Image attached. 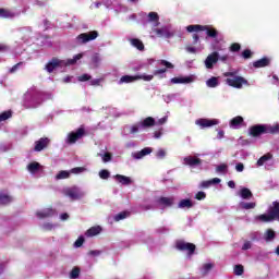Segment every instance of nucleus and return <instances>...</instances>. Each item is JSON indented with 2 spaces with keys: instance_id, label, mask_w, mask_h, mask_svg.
I'll return each mask as SVG.
<instances>
[{
  "instance_id": "nucleus-49",
  "label": "nucleus",
  "mask_w": 279,
  "mask_h": 279,
  "mask_svg": "<svg viewBox=\"0 0 279 279\" xmlns=\"http://www.w3.org/2000/svg\"><path fill=\"white\" fill-rule=\"evenodd\" d=\"M230 51H232L233 53H236V51H241V44L239 43H233L230 46Z\"/></svg>"
},
{
  "instance_id": "nucleus-20",
  "label": "nucleus",
  "mask_w": 279,
  "mask_h": 279,
  "mask_svg": "<svg viewBox=\"0 0 279 279\" xmlns=\"http://www.w3.org/2000/svg\"><path fill=\"white\" fill-rule=\"evenodd\" d=\"M270 63H271V60H269V58H267V57H264L257 61H254L253 66L255 69H263L265 66H269Z\"/></svg>"
},
{
  "instance_id": "nucleus-53",
  "label": "nucleus",
  "mask_w": 279,
  "mask_h": 279,
  "mask_svg": "<svg viewBox=\"0 0 279 279\" xmlns=\"http://www.w3.org/2000/svg\"><path fill=\"white\" fill-rule=\"evenodd\" d=\"M112 160V154L111 153H105L102 155V162H110Z\"/></svg>"
},
{
  "instance_id": "nucleus-57",
  "label": "nucleus",
  "mask_w": 279,
  "mask_h": 279,
  "mask_svg": "<svg viewBox=\"0 0 279 279\" xmlns=\"http://www.w3.org/2000/svg\"><path fill=\"white\" fill-rule=\"evenodd\" d=\"M245 170V166L242 162H239L235 165V171H238L239 173H242V171Z\"/></svg>"
},
{
  "instance_id": "nucleus-6",
  "label": "nucleus",
  "mask_w": 279,
  "mask_h": 279,
  "mask_svg": "<svg viewBox=\"0 0 279 279\" xmlns=\"http://www.w3.org/2000/svg\"><path fill=\"white\" fill-rule=\"evenodd\" d=\"M86 136V128L84 125H81L78 129H76L75 132H71L68 135V143L70 145H73L80 141V138H84Z\"/></svg>"
},
{
  "instance_id": "nucleus-32",
  "label": "nucleus",
  "mask_w": 279,
  "mask_h": 279,
  "mask_svg": "<svg viewBox=\"0 0 279 279\" xmlns=\"http://www.w3.org/2000/svg\"><path fill=\"white\" fill-rule=\"evenodd\" d=\"M240 195L242 199H251V197H254V194H252V191L247 187H243L240 192Z\"/></svg>"
},
{
  "instance_id": "nucleus-21",
  "label": "nucleus",
  "mask_w": 279,
  "mask_h": 279,
  "mask_svg": "<svg viewBox=\"0 0 279 279\" xmlns=\"http://www.w3.org/2000/svg\"><path fill=\"white\" fill-rule=\"evenodd\" d=\"M173 202H175V198H173V197H165V196L159 197L158 201H157V203L160 206H166L168 208L173 206Z\"/></svg>"
},
{
  "instance_id": "nucleus-31",
  "label": "nucleus",
  "mask_w": 279,
  "mask_h": 279,
  "mask_svg": "<svg viewBox=\"0 0 279 279\" xmlns=\"http://www.w3.org/2000/svg\"><path fill=\"white\" fill-rule=\"evenodd\" d=\"M178 208H193V201H191V198L181 199L178 204Z\"/></svg>"
},
{
  "instance_id": "nucleus-63",
  "label": "nucleus",
  "mask_w": 279,
  "mask_h": 279,
  "mask_svg": "<svg viewBox=\"0 0 279 279\" xmlns=\"http://www.w3.org/2000/svg\"><path fill=\"white\" fill-rule=\"evenodd\" d=\"M165 123H167V117H163V118L159 119L156 122V125H165Z\"/></svg>"
},
{
  "instance_id": "nucleus-10",
  "label": "nucleus",
  "mask_w": 279,
  "mask_h": 279,
  "mask_svg": "<svg viewBox=\"0 0 279 279\" xmlns=\"http://www.w3.org/2000/svg\"><path fill=\"white\" fill-rule=\"evenodd\" d=\"M64 64L63 60H60L56 57H53L45 66V70L47 73H51L52 71H56V69H59V66H62Z\"/></svg>"
},
{
  "instance_id": "nucleus-27",
  "label": "nucleus",
  "mask_w": 279,
  "mask_h": 279,
  "mask_svg": "<svg viewBox=\"0 0 279 279\" xmlns=\"http://www.w3.org/2000/svg\"><path fill=\"white\" fill-rule=\"evenodd\" d=\"M130 43L135 49H138V51H145V45L143 41L138 38H132L130 39Z\"/></svg>"
},
{
  "instance_id": "nucleus-41",
  "label": "nucleus",
  "mask_w": 279,
  "mask_h": 279,
  "mask_svg": "<svg viewBox=\"0 0 279 279\" xmlns=\"http://www.w3.org/2000/svg\"><path fill=\"white\" fill-rule=\"evenodd\" d=\"M148 21L150 23H158L160 21V16L156 12L148 13Z\"/></svg>"
},
{
  "instance_id": "nucleus-36",
  "label": "nucleus",
  "mask_w": 279,
  "mask_h": 279,
  "mask_svg": "<svg viewBox=\"0 0 279 279\" xmlns=\"http://www.w3.org/2000/svg\"><path fill=\"white\" fill-rule=\"evenodd\" d=\"M27 170L29 171V173H36L40 170V165L37 161H33L28 163Z\"/></svg>"
},
{
  "instance_id": "nucleus-1",
  "label": "nucleus",
  "mask_w": 279,
  "mask_h": 279,
  "mask_svg": "<svg viewBox=\"0 0 279 279\" xmlns=\"http://www.w3.org/2000/svg\"><path fill=\"white\" fill-rule=\"evenodd\" d=\"M248 132L253 138H258V136H263V134H278L279 125L255 124L248 129Z\"/></svg>"
},
{
  "instance_id": "nucleus-8",
  "label": "nucleus",
  "mask_w": 279,
  "mask_h": 279,
  "mask_svg": "<svg viewBox=\"0 0 279 279\" xmlns=\"http://www.w3.org/2000/svg\"><path fill=\"white\" fill-rule=\"evenodd\" d=\"M99 37V32L92 31L89 33H82L76 37L78 45H86V43H90V40H95Z\"/></svg>"
},
{
  "instance_id": "nucleus-44",
  "label": "nucleus",
  "mask_w": 279,
  "mask_h": 279,
  "mask_svg": "<svg viewBox=\"0 0 279 279\" xmlns=\"http://www.w3.org/2000/svg\"><path fill=\"white\" fill-rule=\"evenodd\" d=\"M10 118H12V111H3L0 113V123L1 121H8Z\"/></svg>"
},
{
  "instance_id": "nucleus-60",
  "label": "nucleus",
  "mask_w": 279,
  "mask_h": 279,
  "mask_svg": "<svg viewBox=\"0 0 279 279\" xmlns=\"http://www.w3.org/2000/svg\"><path fill=\"white\" fill-rule=\"evenodd\" d=\"M43 229L46 231H51L53 230V225L50 222L44 223Z\"/></svg>"
},
{
  "instance_id": "nucleus-29",
  "label": "nucleus",
  "mask_w": 279,
  "mask_h": 279,
  "mask_svg": "<svg viewBox=\"0 0 279 279\" xmlns=\"http://www.w3.org/2000/svg\"><path fill=\"white\" fill-rule=\"evenodd\" d=\"M0 204L2 206H8V204H12V196H10L3 192H0Z\"/></svg>"
},
{
  "instance_id": "nucleus-3",
  "label": "nucleus",
  "mask_w": 279,
  "mask_h": 279,
  "mask_svg": "<svg viewBox=\"0 0 279 279\" xmlns=\"http://www.w3.org/2000/svg\"><path fill=\"white\" fill-rule=\"evenodd\" d=\"M186 32H189L190 34H193V32H206L208 38H217L219 36V31L209 25H189L186 27Z\"/></svg>"
},
{
  "instance_id": "nucleus-54",
  "label": "nucleus",
  "mask_w": 279,
  "mask_h": 279,
  "mask_svg": "<svg viewBox=\"0 0 279 279\" xmlns=\"http://www.w3.org/2000/svg\"><path fill=\"white\" fill-rule=\"evenodd\" d=\"M89 80H92V76L88 74H83L78 76V82H88Z\"/></svg>"
},
{
  "instance_id": "nucleus-45",
  "label": "nucleus",
  "mask_w": 279,
  "mask_h": 279,
  "mask_svg": "<svg viewBox=\"0 0 279 279\" xmlns=\"http://www.w3.org/2000/svg\"><path fill=\"white\" fill-rule=\"evenodd\" d=\"M244 271H245V268H243V265H235L234 266L235 276H243Z\"/></svg>"
},
{
  "instance_id": "nucleus-25",
  "label": "nucleus",
  "mask_w": 279,
  "mask_h": 279,
  "mask_svg": "<svg viewBox=\"0 0 279 279\" xmlns=\"http://www.w3.org/2000/svg\"><path fill=\"white\" fill-rule=\"evenodd\" d=\"M220 183H221V179L214 178L211 180L203 181L201 183V186H202V189H210V186H213V184H220Z\"/></svg>"
},
{
  "instance_id": "nucleus-42",
  "label": "nucleus",
  "mask_w": 279,
  "mask_h": 279,
  "mask_svg": "<svg viewBox=\"0 0 279 279\" xmlns=\"http://www.w3.org/2000/svg\"><path fill=\"white\" fill-rule=\"evenodd\" d=\"M141 129H143V126L141 125V122H137L130 128V134H138Z\"/></svg>"
},
{
  "instance_id": "nucleus-55",
  "label": "nucleus",
  "mask_w": 279,
  "mask_h": 279,
  "mask_svg": "<svg viewBox=\"0 0 279 279\" xmlns=\"http://www.w3.org/2000/svg\"><path fill=\"white\" fill-rule=\"evenodd\" d=\"M156 156L160 159L165 158V156H167V151L162 148H160L157 153Z\"/></svg>"
},
{
  "instance_id": "nucleus-24",
  "label": "nucleus",
  "mask_w": 279,
  "mask_h": 279,
  "mask_svg": "<svg viewBox=\"0 0 279 279\" xmlns=\"http://www.w3.org/2000/svg\"><path fill=\"white\" fill-rule=\"evenodd\" d=\"M114 178L116 180H118V182H120V184H123V186H130V184L132 183V179L123 174H116Z\"/></svg>"
},
{
  "instance_id": "nucleus-47",
  "label": "nucleus",
  "mask_w": 279,
  "mask_h": 279,
  "mask_svg": "<svg viewBox=\"0 0 279 279\" xmlns=\"http://www.w3.org/2000/svg\"><path fill=\"white\" fill-rule=\"evenodd\" d=\"M84 171H86V168H84V167H76V168H72L70 170V173H74L75 175H77L80 173H84Z\"/></svg>"
},
{
  "instance_id": "nucleus-18",
  "label": "nucleus",
  "mask_w": 279,
  "mask_h": 279,
  "mask_svg": "<svg viewBox=\"0 0 279 279\" xmlns=\"http://www.w3.org/2000/svg\"><path fill=\"white\" fill-rule=\"evenodd\" d=\"M151 151H153V149L150 147H145L137 153H133L132 156L135 160H141V158H145V156H149V154H151Z\"/></svg>"
},
{
  "instance_id": "nucleus-11",
  "label": "nucleus",
  "mask_w": 279,
  "mask_h": 279,
  "mask_svg": "<svg viewBox=\"0 0 279 279\" xmlns=\"http://www.w3.org/2000/svg\"><path fill=\"white\" fill-rule=\"evenodd\" d=\"M196 125H199L202 130L206 128H213V125H219V120L217 119H206V118H201L196 120Z\"/></svg>"
},
{
  "instance_id": "nucleus-15",
  "label": "nucleus",
  "mask_w": 279,
  "mask_h": 279,
  "mask_svg": "<svg viewBox=\"0 0 279 279\" xmlns=\"http://www.w3.org/2000/svg\"><path fill=\"white\" fill-rule=\"evenodd\" d=\"M183 160L184 165H187V167H199V165H202V159L195 156H187Z\"/></svg>"
},
{
  "instance_id": "nucleus-5",
  "label": "nucleus",
  "mask_w": 279,
  "mask_h": 279,
  "mask_svg": "<svg viewBox=\"0 0 279 279\" xmlns=\"http://www.w3.org/2000/svg\"><path fill=\"white\" fill-rule=\"evenodd\" d=\"M138 80H143L144 82H151L154 80V75L141 74V75H123L120 78V84H132V82H136Z\"/></svg>"
},
{
  "instance_id": "nucleus-38",
  "label": "nucleus",
  "mask_w": 279,
  "mask_h": 279,
  "mask_svg": "<svg viewBox=\"0 0 279 279\" xmlns=\"http://www.w3.org/2000/svg\"><path fill=\"white\" fill-rule=\"evenodd\" d=\"M240 208H242L243 210H252V209L256 208V203L242 202V203H240Z\"/></svg>"
},
{
  "instance_id": "nucleus-4",
  "label": "nucleus",
  "mask_w": 279,
  "mask_h": 279,
  "mask_svg": "<svg viewBox=\"0 0 279 279\" xmlns=\"http://www.w3.org/2000/svg\"><path fill=\"white\" fill-rule=\"evenodd\" d=\"M175 250L179 252H186L189 256H193L195 254V250L197 246L191 242H185L184 240H178L175 242Z\"/></svg>"
},
{
  "instance_id": "nucleus-37",
  "label": "nucleus",
  "mask_w": 279,
  "mask_h": 279,
  "mask_svg": "<svg viewBox=\"0 0 279 279\" xmlns=\"http://www.w3.org/2000/svg\"><path fill=\"white\" fill-rule=\"evenodd\" d=\"M0 19H14V14L8 9H0Z\"/></svg>"
},
{
  "instance_id": "nucleus-23",
  "label": "nucleus",
  "mask_w": 279,
  "mask_h": 279,
  "mask_svg": "<svg viewBox=\"0 0 279 279\" xmlns=\"http://www.w3.org/2000/svg\"><path fill=\"white\" fill-rule=\"evenodd\" d=\"M82 58H84L83 53H77L73 57V59H68L66 61L62 60V66H71L73 64L77 63V60H82Z\"/></svg>"
},
{
  "instance_id": "nucleus-2",
  "label": "nucleus",
  "mask_w": 279,
  "mask_h": 279,
  "mask_svg": "<svg viewBox=\"0 0 279 279\" xmlns=\"http://www.w3.org/2000/svg\"><path fill=\"white\" fill-rule=\"evenodd\" d=\"M226 78V84L231 86V88H243V86H250V82L243 76L236 75V72H226L223 73Z\"/></svg>"
},
{
  "instance_id": "nucleus-33",
  "label": "nucleus",
  "mask_w": 279,
  "mask_h": 279,
  "mask_svg": "<svg viewBox=\"0 0 279 279\" xmlns=\"http://www.w3.org/2000/svg\"><path fill=\"white\" fill-rule=\"evenodd\" d=\"M208 88H217L219 86V78L213 76L206 81Z\"/></svg>"
},
{
  "instance_id": "nucleus-52",
  "label": "nucleus",
  "mask_w": 279,
  "mask_h": 279,
  "mask_svg": "<svg viewBox=\"0 0 279 279\" xmlns=\"http://www.w3.org/2000/svg\"><path fill=\"white\" fill-rule=\"evenodd\" d=\"M159 64L161 65V66H166V69H173V63H171V62H169V61H167V60H161L160 62H159Z\"/></svg>"
},
{
  "instance_id": "nucleus-26",
  "label": "nucleus",
  "mask_w": 279,
  "mask_h": 279,
  "mask_svg": "<svg viewBox=\"0 0 279 279\" xmlns=\"http://www.w3.org/2000/svg\"><path fill=\"white\" fill-rule=\"evenodd\" d=\"M101 227L100 226H95V227H90L87 231H86V233H85V235L86 236H97V234H101Z\"/></svg>"
},
{
  "instance_id": "nucleus-48",
  "label": "nucleus",
  "mask_w": 279,
  "mask_h": 279,
  "mask_svg": "<svg viewBox=\"0 0 279 279\" xmlns=\"http://www.w3.org/2000/svg\"><path fill=\"white\" fill-rule=\"evenodd\" d=\"M99 178L101 180H108V178H110V171H108V170H100L99 171Z\"/></svg>"
},
{
  "instance_id": "nucleus-35",
  "label": "nucleus",
  "mask_w": 279,
  "mask_h": 279,
  "mask_svg": "<svg viewBox=\"0 0 279 279\" xmlns=\"http://www.w3.org/2000/svg\"><path fill=\"white\" fill-rule=\"evenodd\" d=\"M243 123V117L236 116L235 118L231 119L230 128H239Z\"/></svg>"
},
{
  "instance_id": "nucleus-59",
  "label": "nucleus",
  "mask_w": 279,
  "mask_h": 279,
  "mask_svg": "<svg viewBox=\"0 0 279 279\" xmlns=\"http://www.w3.org/2000/svg\"><path fill=\"white\" fill-rule=\"evenodd\" d=\"M10 47L5 44H0V53H5V51H9Z\"/></svg>"
},
{
  "instance_id": "nucleus-34",
  "label": "nucleus",
  "mask_w": 279,
  "mask_h": 279,
  "mask_svg": "<svg viewBox=\"0 0 279 279\" xmlns=\"http://www.w3.org/2000/svg\"><path fill=\"white\" fill-rule=\"evenodd\" d=\"M69 178H71V171H66V170H61L56 175V180H69Z\"/></svg>"
},
{
  "instance_id": "nucleus-61",
  "label": "nucleus",
  "mask_w": 279,
  "mask_h": 279,
  "mask_svg": "<svg viewBox=\"0 0 279 279\" xmlns=\"http://www.w3.org/2000/svg\"><path fill=\"white\" fill-rule=\"evenodd\" d=\"M242 250H252V242L250 241H245L243 246H242Z\"/></svg>"
},
{
  "instance_id": "nucleus-13",
  "label": "nucleus",
  "mask_w": 279,
  "mask_h": 279,
  "mask_svg": "<svg viewBox=\"0 0 279 279\" xmlns=\"http://www.w3.org/2000/svg\"><path fill=\"white\" fill-rule=\"evenodd\" d=\"M49 143H51V140L48 137L39 138L35 142L34 151H43V149H47V147H49Z\"/></svg>"
},
{
  "instance_id": "nucleus-30",
  "label": "nucleus",
  "mask_w": 279,
  "mask_h": 279,
  "mask_svg": "<svg viewBox=\"0 0 279 279\" xmlns=\"http://www.w3.org/2000/svg\"><path fill=\"white\" fill-rule=\"evenodd\" d=\"M271 158H274V155L271 153L265 154L257 160V167H263L265 162H268V160H271Z\"/></svg>"
},
{
  "instance_id": "nucleus-7",
  "label": "nucleus",
  "mask_w": 279,
  "mask_h": 279,
  "mask_svg": "<svg viewBox=\"0 0 279 279\" xmlns=\"http://www.w3.org/2000/svg\"><path fill=\"white\" fill-rule=\"evenodd\" d=\"M99 37V32L92 31L89 33H82L76 37L78 45H86V43H90V40H95Z\"/></svg>"
},
{
  "instance_id": "nucleus-50",
  "label": "nucleus",
  "mask_w": 279,
  "mask_h": 279,
  "mask_svg": "<svg viewBox=\"0 0 279 279\" xmlns=\"http://www.w3.org/2000/svg\"><path fill=\"white\" fill-rule=\"evenodd\" d=\"M242 58H244V60H250V58H252V50L245 49L242 51Z\"/></svg>"
},
{
  "instance_id": "nucleus-16",
  "label": "nucleus",
  "mask_w": 279,
  "mask_h": 279,
  "mask_svg": "<svg viewBox=\"0 0 279 279\" xmlns=\"http://www.w3.org/2000/svg\"><path fill=\"white\" fill-rule=\"evenodd\" d=\"M38 219H47L49 217H53L56 215V210L53 208H46L41 211L36 213Z\"/></svg>"
},
{
  "instance_id": "nucleus-46",
  "label": "nucleus",
  "mask_w": 279,
  "mask_h": 279,
  "mask_svg": "<svg viewBox=\"0 0 279 279\" xmlns=\"http://www.w3.org/2000/svg\"><path fill=\"white\" fill-rule=\"evenodd\" d=\"M80 267H74L70 272V278L75 279L80 278Z\"/></svg>"
},
{
  "instance_id": "nucleus-58",
  "label": "nucleus",
  "mask_w": 279,
  "mask_h": 279,
  "mask_svg": "<svg viewBox=\"0 0 279 279\" xmlns=\"http://www.w3.org/2000/svg\"><path fill=\"white\" fill-rule=\"evenodd\" d=\"M23 64V62H19L15 65H13L10 70L9 73H16L19 71V68Z\"/></svg>"
},
{
  "instance_id": "nucleus-14",
  "label": "nucleus",
  "mask_w": 279,
  "mask_h": 279,
  "mask_svg": "<svg viewBox=\"0 0 279 279\" xmlns=\"http://www.w3.org/2000/svg\"><path fill=\"white\" fill-rule=\"evenodd\" d=\"M268 210L272 216V219H275V221H279V202L278 201L272 202Z\"/></svg>"
},
{
  "instance_id": "nucleus-56",
  "label": "nucleus",
  "mask_w": 279,
  "mask_h": 279,
  "mask_svg": "<svg viewBox=\"0 0 279 279\" xmlns=\"http://www.w3.org/2000/svg\"><path fill=\"white\" fill-rule=\"evenodd\" d=\"M75 247H82V245H84V236H80L75 243H74Z\"/></svg>"
},
{
  "instance_id": "nucleus-40",
  "label": "nucleus",
  "mask_w": 279,
  "mask_h": 279,
  "mask_svg": "<svg viewBox=\"0 0 279 279\" xmlns=\"http://www.w3.org/2000/svg\"><path fill=\"white\" fill-rule=\"evenodd\" d=\"M276 239V231L272 229H268L266 231L265 241H274Z\"/></svg>"
},
{
  "instance_id": "nucleus-9",
  "label": "nucleus",
  "mask_w": 279,
  "mask_h": 279,
  "mask_svg": "<svg viewBox=\"0 0 279 279\" xmlns=\"http://www.w3.org/2000/svg\"><path fill=\"white\" fill-rule=\"evenodd\" d=\"M64 195H66V197H71V199L75 202L84 197V192L80 191V187L77 186H72V187H68L64 191Z\"/></svg>"
},
{
  "instance_id": "nucleus-64",
  "label": "nucleus",
  "mask_w": 279,
  "mask_h": 279,
  "mask_svg": "<svg viewBox=\"0 0 279 279\" xmlns=\"http://www.w3.org/2000/svg\"><path fill=\"white\" fill-rule=\"evenodd\" d=\"M213 269V264H205L204 265V271L205 274H208Z\"/></svg>"
},
{
  "instance_id": "nucleus-28",
  "label": "nucleus",
  "mask_w": 279,
  "mask_h": 279,
  "mask_svg": "<svg viewBox=\"0 0 279 279\" xmlns=\"http://www.w3.org/2000/svg\"><path fill=\"white\" fill-rule=\"evenodd\" d=\"M155 34L159 37V38H171V33L167 29V28H157L155 29Z\"/></svg>"
},
{
  "instance_id": "nucleus-19",
  "label": "nucleus",
  "mask_w": 279,
  "mask_h": 279,
  "mask_svg": "<svg viewBox=\"0 0 279 279\" xmlns=\"http://www.w3.org/2000/svg\"><path fill=\"white\" fill-rule=\"evenodd\" d=\"M172 84H191L193 83V76H178L171 78Z\"/></svg>"
},
{
  "instance_id": "nucleus-43",
  "label": "nucleus",
  "mask_w": 279,
  "mask_h": 279,
  "mask_svg": "<svg viewBox=\"0 0 279 279\" xmlns=\"http://www.w3.org/2000/svg\"><path fill=\"white\" fill-rule=\"evenodd\" d=\"M216 172L217 173H228V166L226 163H221L219 166L216 167Z\"/></svg>"
},
{
  "instance_id": "nucleus-22",
  "label": "nucleus",
  "mask_w": 279,
  "mask_h": 279,
  "mask_svg": "<svg viewBox=\"0 0 279 279\" xmlns=\"http://www.w3.org/2000/svg\"><path fill=\"white\" fill-rule=\"evenodd\" d=\"M140 124L142 125V130H147V128H154V125H156V119L147 117L142 122H140Z\"/></svg>"
},
{
  "instance_id": "nucleus-17",
  "label": "nucleus",
  "mask_w": 279,
  "mask_h": 279,
  "mask_svg": "<svg viewBox=\"0 0 279 279\" xmlns=\"http://www.w3.org/2000/svg\"><path fill=\"white\" fill-rule=\"evenodd\" d=\"M255 220L260 221L262 223H269L271 221H276L274 216L270 214L269 209H268V214H262L259 216H256Z\"/></svg>"
},
{
  "instance_id": "nucleus-51",
  "label": "nucleus",
  "mask_w": 279,
  "mask_h": 279,
  "mask_svg": "<svg viewBox=\"0 0 279 279\" xmlns=\"http://www.w3.org/2000/svg\"><path fill=\"white\" fill-rule=\"evenodd\" d=\"M195 199H197L198 202H202V199H206V192H197L195 194Z\"/></svg>"
},
{
  "instance_id": "nucleus-12",
  "label": "nucleus",
  "mask_w": 279,
  "mask_h": 279,
  "mask_svg": "<svg viewBox=\"0 0 279 279\" xmlns=\"http://www.w3.org/2000/svg\"><path fill=\"white\" fill-rule=\"evenodd\" d=\"M217 62H219V52L214 51L210 54H208V57L206 58L205 66L206 69H213V66H215Z\"/></svg>"
},
{
  "instance_id": "nucleus-62",
  "label": "nucleus",
  "mask_w": 279,
  "mask_h": 279,
  "mask_svg": "<svg viewBox=\"0 0 279 279\" xmlns=\"http://www.w3.org/2000/svg\"><path fill=\"white\" fill-rule=\"evenodd\" d=\"M92 86H99L101 84L100 78H95L90 81Z\"/></svg>"
},
{
  "instance_id": "nucleus-39",
  "label": "nucleus",
  "mask_w": 279,
  "mask_h": 279,
  "mask_svg": "<svg viewBox=\"0 0 279 279\" xmlns=\"http://www.w3.org/2000/svg\"><path fill=\"white\" fill-rule=\"evenodd\" d=\"M130 217V211H121L114 216V221H122V219H128Z\"/></svg>"
}]
</instances>
